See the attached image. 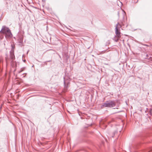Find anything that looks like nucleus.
Wrapping results in <instances>:
<instances>
[{"label": "nucleus", "instance_id": "6e6552de", "mask_svg": "<svg viewBox=\"0 0 152 152\" xmlns=\"http://www.w3.org/2000/svg\"><path fill=\"white\" fill-rule=\"evenodd\" d=\"M119 12H118V16H119Z\"/></svg>", "mask_w": 152, "mask_h": 152}, {"label": "nucleus", "instance_id": "20e7f679", "mask_svg": "<svg viewBox=\"0 0 152 152\" xmlns=\"http://www.w3.org/2000/svg\"><path fill=\"white\" fill-rule=\"evenodd\" d=\"M122 11L123 14V18H124V15L126 14V13L123 10H122Z\"/></svg>", "mask_w": 152, "mask_h": 152}, {"label": "nucleus", "instance_id": "7ed1b4c3", "mask_svg": "<svg viewBox=\"0 0 152 152\" xmlns=\"http://www.w3.org/2000/svg\"><path fill=\"white\" fill-rule=\"evenodd\" d=\"M12 47V49L13 48V46L12 45H11ZM10 57L12 59H14L15 58V57L14 53V51L12 49L10 53Z\"/></svg>", "mask_w": 152, "mask_h": 152}, {"label": "nucleus", "instance_id": "39448f33", "mask_svg": "<svg viewBox=\"0 0 152 152\" xmlns=\"http://www.w3.org/2000/svg\"><path fill=\"white\" fill-rule=\"evenodd\" d=\"M64 85H65L66 84V81L65 80V77H64ZM67 84H68V83H67Z\"/></svg>", "mask_w": 152, "mask_h": 152}, {"label": "nucleus", "instance_id": "f257e3e1", "mask_svg": "<svg viewBox=\"0 0 152 152\" xmlns=\"http://www.w3.org/2000/svg\"><path fill=\"white\" fill-rule=\"evenodd\" d=\"M115 102L113 101H107L102 105L101 108H103L104 107H113L115 106Z\"/></svg>", "mask_w": 152, "mask_h": 152}, {"label": "nucleus", "instance_id": "0eeeda50", "mask_svg": "<svg viewBox=\"0 0 152 152\" xmlns=\"http://www.w3.org/2000/svg\"><path fill=\"white\" fill-rule=\"evenodd\" d=\"M119 39V38H118V39H117L115 40V41L116 42H117L118 41V40Z\"/></svg>", "mask_w": 152, "mask_h": 152}, {"label": "nucleus", "instance_id": "f03ea898", "mask_svg": "<svg viewBox=\"0 0 152 152\" xmlns=\"http://www.w3.org/2000/svg\"><path fill=\"white\" fill-rule=\"evenodd\" d=\"M121 27V25L119 23H118L115 26V34L116 37L118 38H119L121 36V33L120 32V28Z\"/></svg>", "mask_w": 152, "mask_h": 152}, {"label": "nucleus", "instance_id": "423d86ee", "mask_svg": "<svg viewBox=\"0 0 152 152\" xmlns=\"http://www.w3.org/2000/svg\"><path fill=\"white\" fill-rule=\"evenodd\" d=\"M150 112L151 114H152V109L150 110Z\"/></svg>", "mask_w": 152, "mask_h": 152}]
</instances>
